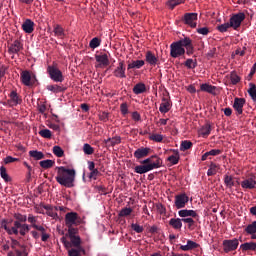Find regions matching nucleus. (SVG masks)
Wrapping results in <instances>:
<instances>
[{"mask_svg":"<svg viewBox=\"0 0 256 256\" xmlns=\"http://www.w3.org/2000/svg\"><path fill=\"white\" fill-rule=\"evenodd\" d=\"M240 248L241 250H256V242L254 243L253 240H251L250 243H241Z\"/></svg>","mask_w":256,"mask_h":256,"instance_id":"nucleus-40","label":"nucleus"},{"mask_svg":"<svg viewBox=\"0 0 256 256\" xmlns=\"http://www.w3.org/2000/svg\"><path fill=\"white\" fill-rule=\"evenodd\" d=\"M48 91H53L54 94H59L61 91H66V87H61L59 84H48Z\"/></svg>","mask_w":256,"mask_h":256,"instance_id":"nucleus-28","label":"nucleus"},{"mask_svg":"<svg viewBox=\"0 0 256 256\" xmlns=\"http://www.w3.org/2000/svg\"><path fill=\"white\" fill-rule=\"evenodd\" d=\"M222 245L224 253H231V251L237 250V248H239V238L223 240Z\"/></svg>","mask_w":256,"mask_h":256,"instance_id":"nucleus-9","label":"nucleus"},{"mask_svg":"<svg viewBox=\"0 0 256 256\" xmlns=\"http://www.w3.org/2000/svg\"><path fill=\"white\" fill-rule=\"evenodd\" d=\"M169 225L174 228V230H181L183 227V218H171L169 220Z\"/></svg>","mask_w":256,"mask_h":256,"instance_id":"nucleus-22","label":"nucleus"},{"mask_svg":"<svg viewBox=\"0 0 256 256\" xmlns=\"http://www.w3.org/2000/svg\"><path fill=\"white\" fill-rule=\"evenodd\" d=\"M162 165L163 160H161V157H158L157 155L148 157V155H146L145 160H142L141 165H136L134 170L138 175H145V173L150 172L151 169H157L158 167H162Z\"/></svg>","mask_w":256,"mask_h":256,"instance_id":"nucleus-5","label":"nucleus"},{"mask_svg":"<svg viewBox=\"0 0 256 256\" xmlns=\"http://www.w3.org/2000/svg\"><path fill=\"white\" fill-rule=\"evenodd\" d=\"M132 230H135V233H143L144 227L139 223H132L131 224Z\"/></svg>","mask_w":256,"mask_h":256,"instance_id":"nucleus-53","label":"nucleus"},{"mask_svg":"<svg viewBox=\"0 0 256 256\" xmlns=\"http://www.w3.org/2000/svg\"><path fill=\"white\" fill-rule=\"evenodd\" d=\"M99 118L102 120V122H108L109 112H100Z\"/></svg>","mask_w":256,"mask_h":256,"instance_id":"nucleus-64","label":"nucleus"},{"mask_svg":"<svg viewBox=\"0 0 256 256\" xmlns=\"http://www.w3.org/2000/svg\"><path fill=\"white\" fill-rule=\"evenodd\" d=\"M187 202H189V196L186 195V192H181L180 195H176L175 197V205L177 209L179 210H184L185 205H187Z\"/></svg>","mask_w":256,"mask_h":256,"instance_id":"nucleus-10","label":"nucleus"},{"mask_svg":"<svg viewBox=\"0 0 256 256\" xmlns=\"http://www.w3.org/2000/svg\"><path fill=\"white\" fill-rule=\"evenodd\" d=\"M224 182L227 187H234L235 185L232 175H225Z\"/></svg>","mask_w":256,"mask_h":256,"instance_id":"nucleus-46","label":"nucleus"},{"mask_svg":"<svg viewBox=\"0 0 256 256\" xmlns=\"http://www.w3.org/2000/svg\"><path fill=\"white\" fill-rule=\"evenodd\" d=\"M113 75L118 77V79H126L125 61H119L118 66L114 69Z\"/></svg>","mask_w":256,"mask_h":256,"instance_id":"nucleus-13","label":"nucleus"},{"mask_svg":"<svg viewBox=\"0 0 256 256\" xmlns=\"http://www.w3.org/2000/svg\"><path fill=\"white\" fill-rule=\"evenodd\" d=\"M197 33H202L203 36H207L210 33V29L208 26H202L197 29Z\"/></svg>","mask_w":256,"mask_h":256,"instance_id":"nucleus-58","label":"nucleus"},{"mask_svg":"<svg viewBox=\"0 0 256 256\" xmlns=\"http://www.w3.org/2000/svg\"><path fill=\"white\" fill-rule=\"evenodd\" d=\"M65 223L68 227L66 235L60 238L64 248L68 250V256H82L86 254V250L82 245V238L79 235V228H74V225H79L78 213H66Z\"/></svg>","mask_w":256,"mask_h":256,"instance_id":"nucleus-1","label":"nucleus"},{"mask_svg":"<svg viewBox=\"0 0 256 256\" xmlns=\"http://www.w3.org/2000/svg\"><path fill=\"white\" fill-rule=\"evenodd\" d=\"M101 40L98 39V36H94L93 39H91L89 46L91 49H97L98 46H100Z\"/></svg>","mask_w":256,"mask_h":256,"instance_id":"nucleus-45","label":"nucleus"},{"mask_svg":"<svg viewBox=\"0 0 256 256\" xmlns=\"http://www.w3.org/2000/svg\"><path fill=\"white\" fill-rule=\"evenodd\" d=\"M198 65L197 59H186L185 66H187V69H196V66Z\"/></svg>","mask_w":256,"mask_h":256,"instance_id":"nucleus-44","label":"nucleus"},{"mask_svg":"<svg viewBox=\"0 0 256 256\" xmlns=\"http://www.w3.org/2000/svg\"><path fill=\"white\" fill-rule=\"evenodd\" d=\"M96 61L103 66H108L110 64L108 54H96L95 55Z\"/></svg>","mask_w":256,"mask_h":256,"instance_id":"nucleus-25","label":"nucleus"},{"mask_svg":"<svg viewBox=\"0 0 256 256\" xmlns=\"http://www.w3.org/2000/svg\"><path fill=\"white\" fill-rule=\"evenodd\" d=\"M131 212H133V208H122L119 212V217H127L131 215Z\"/></svg>","mask_w":256,"mask_h":256,"instance_id":"nucleus-52","label":"nucleus"},{"mask_svg":"<svg viewBox=\"0 0 256 256\" xmlns=\"http://www.w3.org/2000/svg\"><path fill=\"white\" fill-rule=\"evenodd\" d=\"M179 215L182 217L183 222H186V219L189 217V215L197 217L196 210H179Z\"/></svg>","mask_w":256,"mask_h":256,"instance_id":"nucleus-29","label":"nucleus"},{"mask_svg":"<svg viewBox=\"0 0 256 256\" xmlns=\"http://www.w3.org/2000/svg\"><path fill=\"white\" fill-rule=\"evenodd\" d=\"M150 139L153 142H163L164 136L163 134H150Z\"/></svg>","mask_w":256,"mask_h":256,"instance_id":"nucleus-55","label":"nucleus"},{"mask_svg":"<svg viewBox=\"0 0 256 256\" xmlns=\"http://www.w3.org/2000/svg\"><path fill=\"white\" fill-rule=\"evenodd\" d=\"M170 109H171V104L169 99H167L166 97H163L159 110L161 111V113L166 114L167 111H170Z\"/></svg>","mask_w":256,"mask_h":256,"instance_id":"nucleus-24","label":"nucleus"},{"mask_svg":"<svg viewBox=\"0 0 256 256\" xmlns=\"http://www.w3.org/2000/svg\"><path fill=\"white\" fill-rule=\"evenodd\" d=\"M145 91H147V87L146 84H144L143 82H139L133 87L134 94H144Z\"/></svg>","mask_w":256,"mask_h":256,"instance_id":"nucleus-30","label":"nucleus"},{"mask_svg":"<svg viewBox=\"0 0 256 256\" xmlns=\"http://www.w3.org/2000/svg\"><path fill=\"white\" fill-rule=\"evenodd\" d=\"M53 31L57 38H65L66 36L65 29H63V26H61L60 24H55L53 27Z\"/></svg>","mask_w":256,"mask_h":256,"instance_id":"nucleus-27","label":"nucleus"},{"mask_svg":"<svg viewBox=\"0 0 256 256\" xmlns=\"http://www.w3.org/2000/svg\"><path fill=\"white\" fill-rule=\"evenodd\" d=\"M14 223L12 227L9 226V220H1V227H4L8 235H27L30 230V225L27 223V215L22 213H14Z\"/></svg>","mask_w":256,"mask_h":256,"instance_id":"nucleus-2","label":"nucleus"},{"mask_svg":"<svg viewBox=\"0 0 256 256\" xmlns=\"http://www.w3.org/2000/svg\"><path fill=\"white\" fill-rule=\"evenodd\" d=\"M39 134H41V137H44L45 139H51L52 137L51 129H40Z\"/></svg>","mask_w":256,"mask_h":256,"instance_id":"nucleus-49","label":"nucleus"},{"mask_svg":"<svg viewBox=\"0 0 256 256\" xmlns=\"http://www.w3.org/2000/svg\"><path fill=\"white\" fill-rule=\"evenodd\" d=\"M21 49H23L21 41L16 39L15 41H13V44L9 46L8 51H9V54H18V52L21 51Z\"/></svg>","mask_w":256,"mask_h":256,"instance_id":"nucleus-21","label":"nucleus"},{"mask_svg":"<svg viewBox=\"0 0 256 256\" xmlns=\"http://www.w3.org/2000/svg\"><path fill=\"white\" fill-rule=\"evenodd\" d=\"M20 242L16 238L11 239V248L14 250L15 256H17V250H19Z\"/></svg>","mask_w":256,"mask_h":256,"instance_id":"nucleus-50","label":"nucleus"},{"mask_svg":"<svg viewBox=\"0 0 256 256\" xmlns=\"http://www.w3.org/2000/svg\"><path fill=\"white\" fill-rule=\"evenodd\" d=\"M25 167H27V175H26V180L27 182L31 181V177H32V169L33 167H31V165L28 164V162H24Z\"/></svg>","mask_w":256,"mask_h":256,"instance_id":"nucleus-56","label":"nucleus"},{"mask_svg":"<svg viewBox=\"0 0 256 256\" xmlns=\"http://www.w3.org/2000/svg\"><path fill=\"white\" fill-rule=\"evenodd\" d=\"M17 161H18V157H12L11 155L4 157L5 165H10L11 162H17Z\"/></svg>","mask_w":256,"mask_h":256,"instance_id":"nucleus-59","label":"nucleus"},{"mask_svg":"<svg viewBox=\"0 0 256 256\" xmlns=\"http://www.w3.org/2000/svg\"><path fill=\"white\" fill-rule=\"evenodd\" d=\"M23 31L25 33H33L35 28V23L32 21V18H26V21L22 24Z\"/></svg>","mask_w":256,"mask_h":256,"instance_id":"nucleus-19","label":"nucleus"},{"mask_svg":"<svg viewBox=\"0 0 256 256\" xmlns=\"http://www.w3.org/2000/svg\"><path fill=\"white\" fill-rule=\"evenodd\" d=\"M39 165L44 169H49L50 167H53V165H55V160H44L43 157L42 161L39 162Z\"/></svg>","mask_w":256,"mask_h":256,"instance_id":"nucleus-41","label":"nucleus"},{"mask_svg":"<svg viewBox=\"0 0 256 256\" xmlns=\"http://www.w3.org/2000/svg\"><path fill=\"white\" fill-rule=\"evenodd\" d=\"M29 154L30 157H34V159H40V162H42L45 157L44 152H40L38 150H30Z\"/></svg>","mask_w":256,"mask_h":256,"instance_id":"nucleus-38","label":"nucleus"},{"mask_svg":"<svg viewBox=\"0 0 256 256\" xmlns=\"http://www.w3.org/2000/svg\"><path fill=\"white\" fill-rule=\"evenodd\" d=\"M231 26V21L226 22V24H220V26H217L218 31H220L221 33H224L225 31H228V28H230Z\"/></svg>","mask_w":256,"mask_h":256,"instance_id":"nucleus-57","label":"nucleus"},{"mask_svg":"<svg viewBox=\"0 0 256 256\" xmlns=\"http://www.w3.org/2000/svg\"><path fill=\"white\" fill-rule=\"evenodd\" d=\"M248 94L251 96L253 101H256V84L253 82H250L249 84Z\"/></svg>","mask_w":256,"mask_h":256,"instance_id":"nucleus-42","label":"nucleus"},{"mask_svg":"<svg viewBox=\"0 0 256 256\" xmlns=\"http://www.w3.org/2000/svg\"><path fill=\"white\" fill-rule=\"evenodd\" d=\"M179 160V150H174V155H170V157H168V161L171 162L172 165H178Z\"/></svg>","mask_w":256,"mask_h":256,"instance_id":"nucleus-37","label":"nucleus"},{"mask_svg":"<svg viewBox=\"0 0 256 256\" xmlns=\"http://www.w3.org/2000/svg\"><path fill=\"white\" fill-rule=\"evenodd\" d=\"M150 151V147H139L138 150H135L134 157H136V159H142L143 157H147Z\"/></svg>","mask_w":256,"mask_h":256,"instance_id":"nucleus-20","label":"nucleus"},{"mask_svg":"<svg viewBox=\"0 0 256 256\" xmlns=\"http://www.w3.org/2000/svg\"><path fill=\"white\" fill-rule=\"evenodd\" d=\"M254 74H256V61L255 64H253L252 68L250 69V73L248 74V76H246V79H248V81H251V79H253Z\"/></svg>","mask_w":256,"mask_h":256,"instance_id":"nucleus-61","label":"nucleus"},{"mask_svg":"<svg viewBox=\"0 0 256 256\" xmlns=\"http://www.w3.org/2000/svg\"><path fill=\"white\" fill-rule=\"evenodd\" d=\"M22 101L23 99L20 97V94L13 89L9 94V99H7V102H3V104L8 107H18V104H22Z\"/></svg>","mask_w":256,"mask_h":256,"instance_id":"nucleus-7","label":"nucleus"},{"mask_svg":"<svg viewBox=\"0 0 256 256\" xmlns=\"http://www.w3.org/2000/svg\"><path fill=\"white\" fill-rule=\"evenodd\" d=\"M211 124H204V127H201L199 130V134L202 135V137H208L209 134H211Z\"/></svg>","mask_w":256,"mask_h":256,"instance_id":"nucleus-36","label":"nucleus"},{"mask_svg":"<svg viewBox=\"0 0 256 256\" xmlns=\"http://www.w3.org/2000/svg\"><path fill=\"white\" fill-rule=\"evenodd\" d=\"M145 60L150 66H157L159 64V58L153 54V51H146Z\"/></svg>","mask_w":256,"mask_h":256,"instance_id":"nucleus-17","label":"nucleus"},{"mask_svg":"<svg viewBox=\"0 0 256 256\" xmlns=\"http://www.w3.org/2000/svg\"><path fill=\"white\" fill-rule=\"evenodd\" d=\"M245 233H248V235H251V238L253 239V235L254 233H256V220H254L253 223L246 225Z\"/></svg>","mask_w":256,"mask_h":256,"instance_id":"nucleus-35","label":"nucleus"},{"mask_svg":"<svg viewBox=\"0 0 256 256\" xmlns=\"http://www.w3.org/2000/svg\"><path fill=\"white\" fill-rule=\"evenodd\" d=\"M191 147H193V142L190 140H183L181 142L180 149H182V151H186V149H190Z\"/></svg>","mask_w":256,"mask_h":256,"instance_id":"nucleus-48","label":"nucleus"},{"mask_svg":"<svg viewBox=\"0 0 256 256\" xmlns=\"http://www.w3.org/2000/svg\"><path fill=\"white\" fill-rule=\"evenodd\" d=\"M191 55L194 51V46L192 39L189 36H185L184 39H179L178 41H173L170 44V56L173 59H177L179 56H184L186 54Z\"/></svg>","mask_w":256,"mask_h":256,"instance_id":"nucleus-3","label":"nucleus"},{"mask_svg":"<svg viewBox=\"0 0 256 256\" xmlns=\"http://www.w3.org/2000/svg\"><path fill=\"white\" fill-rule=\"evenodd\" d=\"M83 150L85 154H94L95 152L94 147H92V145H89L88 142H85Z\"/></svg>","mask_w":256,"mask_h":256,"instance_id":"nucleus-51","label":"nucleus"},{"mask_svg":"<svg viewBox=\"0 0 256 256\" xmlns=\"http://www.w3.org/2000/svg\"><path fill=\"white\" fill-rule=\"evenodd\" d=\"M245 19L244 12H239V14H234V16H231L230 18V26L233 28H239L241 26L242 21Z\"/></svg>","mask_w":256,"mask_h":256,"instance_id":"nucleus-15","label":"nucleus"},{"mask_svg":"<svg viewBox=\"0 0 256 256\" xmlns=\"http://www.w3.org/2000/svg\"><path fill=\"white\" fill-rule=\"evenodd\" d=\"M43 207L46 210L47 215L53 217L54 220L59 219V215L57 213L56 208H52V205H43Z\"/></svg>","mask_w":256,"mask_h":256,"instance_id":"nucleus-26","label":"nucleus"},{"mask_svg":"<svg viewBox=\"0 0 256 256\" xmlns=\"http://www.w3.org/2000/svg\"><path fill=\"white\" fill-rule=\"evenodd\" d=\"M0 176L2 177V180H4L5 182H11L12 180V177H10L4 165L0 167Z\"/></svg>","mask_w":256,"mask_h":256,"instance_id":"nucleus-34","label":"nucleus"},{"mask_svg":"<svg viewBox=\"0 0 256 256\" xmlns=\"http://www.w3.org/2000/svg\"><path fill=\"white\" fill-rule=\"evenodd\" d=\"M246 99L244 97H235L233 103V109H235L236 114H243V108L245 107Z\"/></svg>","mask_w":256,"mask_h":256,"instance_id":"nucleus-14","label":"nucleus"},{"mask_svg":"<svg viewBox=\"0 0 256 256\" xmlns=\"http://www.w3.org/2000/svg\"><path fill=\"white\" fill-rule=\"evenodd\" d=\"M216 172H217V165L212 164L208 168L207 175L208 176L216 175Z\"/></svg>","mask_w":256,"mask_h":256,"instance_id":"nucleus-60","label":"nucleus"},{"mask_svg":"<svg viewBox=\"0 0 256 256\" xmlns=\"http://www.w3.org/2000/svg\"><path fill=\"white\" fill-rule=\"evenodd\" d=\"M52 152L56 154V157H64V150L60 145H54Z\"/></svg>","mask_w":256,"mask_h":256,"instance_id":"nucleus-43","label":"nucleus"},{"mask_svg":"<svg viewBox=\"0 0 256 256\" xmlns=\"http://www.w3.org/2000/svg\"><path fill=\"white\" fill-rule=\"evenodd\" d=\"M88 169L89 172V178L90 180H97V177L100 175V172L97 167H95V162L89 160L88 161Z\"/></svg>","mask_w":256,"mask_h":256,"instance_id":"nucleus-16","label":"nucleus"},{"mask_svg":"<svg viewBox=\"0 0 256 256\" xmlns=\"http://www.w3.org/2000/svg\"><path fill=\"white\" fill-rule=\"evenodd\" d=\"M122 137L116 136V137H108L107 140H104V143L107 147H115L116 144H121Z\"/></svg>","mask_w":256,"mask_h":256,"instance_id":"nucleus-23","label":"nucleus"},{"mask_svg":"<svg viewBox=\"0 0 256 256\" xmlns=\"http://www.w3.org/2000/svg\"><path fill=\"white\" fill-rule=\"evenodd\" d=\"M201 91H207L208 94H216L217 87H214L213 84H201L200 86Z\"/></svg>","mask_w":256,"mask_h":256,"instance_id":"nucleus-32","label":"nucleus"},{"mask_svg":"<svg viewBox=\"0 0 256 256\" xmlns=\"http://www.w3.org/2000/svg\"><path fill=\"white\" fill-rule=\"evenodd\" d=\"M16 256H28L27 245H18V250H16Z\"/></svg>","mask_w":256,"mask_h":256,"instance_id":"nucleus-39","label":"nucleus"},{"mask_svg":"<svg viewBox=\"0 0 256 256\" xmlns=\"http://www.w3.org/2000/svg\"><path fill=\"white\" fill-rule=\"evenodd\" d=\"M180 3H184V0H169L167 1V6L173 9L176 6H179Z\"/></svg>","mask_w":256,"mask_h":256,"instance_id":"nucleus-54","label":"nucleus"},{"mask_svg":"<svg viewBox=\"0 0 256 256\" xmlns=\"http://www.w3.org/2000/svg\"><path fill=\"white\" fill-rule=\"evenodd\" d=\"M241 187H243L244 190H254L256 187V180L254 177H248V179L242 180Z\"/></svg>","mask_w":256,"mask_h":256,"instance_id":"nucleus-18","label":"nucleus"},{"mask_svg":"<svg viewBox=\"0 0 256 256\" xmlns=\"http://www.w3.org/2000/svg\"><path fill=\"white\" fill-rule=\"evenodd\" d=\"M157 210L158 212H160V215H166V208L165 205L162 204V202H159V204L157 205Z\"/></svg>","mask_w":256,"mask_h":256,"instance_id":"nucleus-62","label":"nucleus"},{"mask_svg":"<svg viewBox=\"0 0 256 256\" xmlns=\"http://www.w3.org/2000/svg\"><path fill=\"white\" fill-rule=\"evenodd\" d=\"M120 110H121L122 114H124V115L128 114L129 109H128L127 102H123L122 104H120Z\"/></svg>","mask_w":256,"mask_h":256,"instance_id":"nucleus-63","label":"nucleus"},{"mask_svg":"<svg viewBox=\"0 0 256 256\" xmlns=\"http://www.w3.org/2000/svg\"><path fill=\"white\" fill-rule=\"evenodd\" d=\"M181 250H193L194 248H199V243L195 240H187L186 245H180Z\"/></svg>","mask_w":256,"mask_h":256,"instance_id":"nucleus-31","label":"nucleus"},{"mask_svg":"<svg viewBox=\"0 0 256 256\" xmlns=\"http://www.w3.org/2000/svg\"><path fill=\"white\" fill-rule=\"evenodd\" d=\"M21 81L25 86H33L37 81V78L36 76H32L31 72H28V70H24V72H21Z\"/></svg>","mask_w":256,"mask_h":256,"instance_id":"nucleus-12","label":"nucleus"},{"mask_svg":"<svg viewBox=\"0 0 256 256\" xmlns=\"http://www.w3.org/2000/svg\"><path fill=\"white\" fill-rule=\"evenodd\" d=\"M182 21L186 23L187 26H191V28H196L198 14H195V12H191V14H184Z\"/></svg>","mask_w":256,"mask_h":256,"instance_id":"nucleus-11","label":"nucleus"},{"mask_svg":"<svg viewBox=\"0 0 256 256\" xmlns=\"http://www.w3.org/2000/svg\"><path fill=\"white\" fill-rule=\"evenodd\" d=\"M28 222H30V230L31 227H33V230H35L36 227V229L39 230L41 233V240L43 241V243H46V241L49 240L50 235L49 233H47V230L44 227V225H38V215H33V213H29Z\"/></svg>","mask_w":256,"mask_h":256,"instance_id":"nucleus-6","label":"nucleus"},{"mask_svg":"<svg viewBox=\"0 0 256 256\" xmlns=\"http://www.w3.org/2000/svg\"><path fill=\"white\" fill-rule=\"evenodd\" d=\"M57 175L56 182L64 187H75L77 172L74 167H55Z\"/></svg>","mask_w":256,"mask_h":256,"instance_id":"nucleus-4","label":"nucleus"},{"mask_svg":"<svg viewBox=\"0 0 256 256\" xmlns=\"http://www.w3.org/2000/svg\"><path fill=\"white\" fill-rule=\"evenodd\" d=\"M230 79H231V84H239V81H241V76H239L237 72H231Z\"/></svg>","mask_w":256,"mask_h":256,"instance_id":"nucleus-47","label":"nucleus"},{"mask_svg":"<svg viewBox=\"0 0 256 256\" xmlns=\"http://www.w3.org/2000/svg\"><path fill=\"white\" fill-rule=\"evenodd\" d=\"M144 64V59H137L136 61H131V63L128 64V69H141Z\"/></svg>","mask_w":256,"mask_h":256,"instance_id":"nucleus-33","label":"nucleus"},{"mask_svg":"<svg viewBox=\"0 0 256 256\" xmlns=\"http://www.w3.org/2000/svg\"><path fill=\"white\" fill-rule=\"evenodd\" d=\"M47 71L50 79H52L53 81H64V75L62 74L61 69H59L58 66L49 65L47 66Z\"/></svg>","mask_w":256,"mask_h":256,"instance_id":"nucleus-8","label":"nucleus"}]
</instances>
